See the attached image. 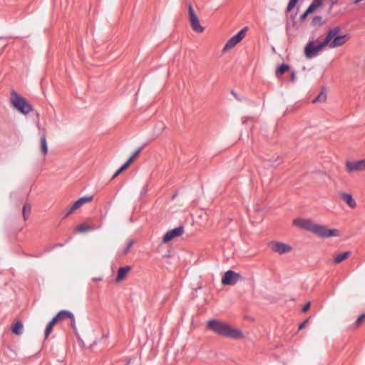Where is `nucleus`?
Instances as JSON below:
<instances>
[{
  "label": "nucleus",
  "instance_id": "5701e85b",
  "mask_svg": "<svg viewBox=\"0 0 365 365\" xmlns=\"http://www.w3.org/2000/svg\"><path fill=\"white\" fill-rule=\"evenodd\" d=\"M129 166V164L126 162L115 173L113 176V178L117 177L123 170H124L127 167Z\"/></svg>",
  "mask_w": 365,
  "mask_h": 365
},
{
  "label": "nucleus",
  "instance_id": "1a4fd4ad",
  "mask_svg": "<svg viewBox=\"0 0 365 365\" xmlns=\"http://www.w3.org/2000/svg\"><path fill=\"white\" fill-rule=\"evenodd\" d=\"M183 231L184 227L182 226H179L168 231L163 238V242L166 243L175 237L181 236L183 233Z\"/></svg>",
  "mask_w": 365,
  "mask_h": 365
},
{
  "label": "nucleus",
  "instance_id": "7ed1b4c3",
  "mask_svg": "<svg viewBox=\"0 0 365 365\" xmlns=\"http://www.w3.org/2000/svg\"><path fill=\"white\" fill-rule=\"evenodd\" d=\"M11 95V103L16 110L23 115H26L32 110V105L28 103L24 98L19 95L16 91H13Z\"/></svg>",
  "mask_w": 365,
  "mask_h": 365
},
{
  "label": "nucleus",
  "instance_id": "ddd939ff",
  "mask_svg": "<svg viewBox=\"0 0 365 365\" xmlns=\"http://www.w3.org/2000/svg\"><path fill=\"white\" fill-rule=\"evenodd\" d=\"M130 269V267L125 266L120 267L115 278L116 282L119 283L122 282L126 277L128 271Z\"/></svg>",
  "mask_w": 365,
  "mask_h": 365
},
{
  "label": "nucleus",
  "instance_id": "2f4dec72",
  "mask_svg": "<svg viewBox=\"0 0 365 365\" xmlns=\"http://www.w3.org/2000/svg\"><path fill=\"white\" fill-rule=\"evenodd\" d=\"M77 210V208L74 206V205L73 204L71 205V207L67 210V212H66V215H68L70 214H71L74 210Z\"/></svg>",
  "mask_w": 365,
  "mask_h": 365
},
{
  "label": "nucleus",
  "instance_id": "bb28decb",
  "mask_svg": "<svg viewBox=\"0 0 365 365\" xmlns=\"http://www.w3.org/2000/svg\"><path fill=\"white\" fill-rule=\"evenodd\" d=\"M322 17L320 16H315L313 20L312 23L314 25H320L322 24Z\"/></svg>",
  "mask_w": 365,
  "mask_h": 365
},
{
  "label": "nucleus",
  "instance_id": "cd10ccee",
  "mask_svg": "<svg viewBox=\"0 0 365 365\" xmlns=\"http://www.w3.org/2000/svg\"><path fill=\"white\" fill-rule=\"evenodd\" d=\"M148 187L147 185H145L142 187V189L140 190V197H143L144 195H145L148 193Z\"/></svg>",
  "mask_w": 365,
  "mask_h": 365
},
{
  "label": "nucleus",
  "instance_id": "6ab92c4d",
  "mask_svg": "<svg viewBox=\"0 0 365 365\" xmlns=\"http://www.w3.org/2000/svg\"><path fill=\"white\" fill-rule=\"evenodd\" d=\"M56 315L59 319L73 318V313L67 310H61Z\"/></svg>",
  "mask_w": 365,
  "mask_h": 365
},
{
  "label": "nucleus",
  "instance_id": "f8f14e48",
  "mask_svg": "<svg viewBox=\"0 0 365 365\" xmlns=\"http://www.w3.org/2000/svg\"><path fill=\"white\" fill-rule=\"evenodd\" d=\"M339 197L343 200L350 207L354 208L356 206V202L353 196L349 193H340Z\"/></svg>",
  "mask_w": 365,
  "mask_h": 365
},
{
  "label": "nucleus",
  "instance_id": "a18cd8bd",
  "mask_svg": "<svg viewBox=\"0 0 365 365\" xmlns=\"http://www.w3.org/2000/svg\"><path fill=\"white\" fill-rule=\"evenodd\" d=\"M163 130H164V127H163V128L160 129V133H161Z\"/></svg>",
  "mask_w": 365,
  "mask_h": 365
},
{
  "label": "nucleus",
  "instance_id": "79ce46f5",
  "mask_svg": "<svg viewBox=\"0 0 365 365\" xmlns=\"http://www.w3.org/2000/svg\"><path fill=\"white\" fill-rule=\"evenodd\" d=\"M131 364V360H130V359H129V360H128V361H127V362H126L125 365H129V364Z\"/></svg>",
  "mask_w": 365,
  "mask_h": 365
},
{
  "label": "nucleus",
  "instance_id": "f704fd0d",
  "mask_svg": "<svg viewBox=\"0 0 365 365\" xmlns=\"http://www.w3.org/2000/svg\"><path fill=\"white\" fill-rule=\"evenodd\" d=\"M296 79V72L294 71H292L291 73L290 81L294 82Z\"/></svg>",
  "mask_w": 365,
  "mask_h": 365
},
{
  "label": "nucleus",
  "instance_id": "a19ab883",
  "mask_svg": "<svg viewBox=\"0 0 365 365\" xmlns=\"http://www.w3.org/2000/svg\"><path fill=\"white\" fill-rule=\"evenodd\" d=\"M338 1H331V4H330V6H333L335 4H336Z\"/></svg>",
  "mask_w": 365,
  "mask_h": 365
},
{
  "label": "nucleus",
  "instance_id": "c756f323",
  "mask_svg": "<svg viewBox=\"0 0 365 365\" xmlns=\"http://www.w3.org/2000/svg\"><path fill=\"white\" fill-rule=\"evenodd\" d=\"M317 175L319 178H322L323 179L324 182H325V179L329 178V177L325 173L323 172H319Z\"/></svg>",
  "mask_w": 365,
  "mask_h": 365
},
{
  "label": "nucleus",
  "instance_id": "4468645a",
  "mask_svg": "<svg viewBox=\"0 0 365 365\" xmlns=\"http://www.w3.org/2000/svg\"><path fill=\"white\" fill-rule=\"evenodd\" d=\"M327 99V93L326 88H324L319 95L312 101V103H325Z\"/></svg>",
  "mask_w": 365,
  "mask_h": 365
},
{
  "label": "nucleus",
  "instance_id": "39448f33",
  "mask_svg": "<svg viewBox=\"0 0 365 365\" xmlns=\"http://www.w3.org/2000/svg\"><path fill=\"white\" fill-rule=\"evenodd\" d=\"M334 33L331 32L329 35H327L325 38L319 43L317 46H314V41H310L304 48V55L307 58H312L315 56L317 53L324 46H326L331 40V37L333 36Z\"/></svg>",
  "mask_w": 365,
  "mask_h": 365
},
{
  "label": "nucleus",
  "instance_id": "f03ea898",
  "mask_svg": "<svg viewBox=\"0 0 365 365\" xmlns=\"http://www.w3.org/2000/svg\"><path fill=\"white\" fill-rule=\"evenodd\" d=\"M207 327L222 336L232 339H240L242 336V331L240 329L232 328L228 324L218 319L209 320Z\"/></svg>",
  "mask_w": 365,
  "mask_h": 365
},
{
  "label": "nucleus",
  "instance_id": "b1692460",
  "mask_svg": "<svg viewBox=\"0 0 365 365\" xmlns=\"http://www.w3.org/2000/svg\"><path fill=\"white\" fill-rule=\"evenodd\" d=\"M31 208L30 207V205H25L23 207V215H24V217L26 215H29L30 214L31 212Z\"/></svg>",
  "mask_w": 365,
  "mask_h": 365
},
{
  "label": "nucleus",
  "instance_id": "58836bf2",
  "mask_svg": "<svg viewBox=\"0 0 365 365\" xmlns=\"http://www.w3.org/2000/svg\"><path fill=\"white\" fill-rule=\"evenodd\" d=\"M308 14L309 13H307V11H305L304 13L302 15L301 19H304Z\"/></svg>",
  "mask_w": 365,
  "mask_h": 365
},
{
  "label": "nucleus",
  "instance_id": "4c0bfd02",
  "mask_svg": "<svg viewBox=\"0 0 365 365\" xmlns=\"http://www.w3.org/2000/svg\"><path fill=\"white\" fill-rule=\"evenodd\" d=\"M58 320H60V319H58V317H57V315H56V316H55V317H53V319L49 322V323H50V324H51L53 326L54 323H55L56 321H58Z\"/></svg>",
  "mask_w": 365,
  "mask_h": 365
},
{
  "label": "nucleus",
  "instance_id": "e433bc0d",
  "mask_svg": "<svg viewBox=\"0 0 365 365\" xmlns=\"http://www.w3.org/2000/svg\"><path fill=\"white\" fill-rule=\"evenodd\" d=\"M133 245V241L129 242L128 244L127 245L126 247L125 248L124 252H127L129 250V249L132 247Z\"/></svg>",
  "mask_w": 365,
  "mask_h": 365
},
{
  "label": "nucleus",
  "instance_id": "a211bd4d",
  "mask_svg": "<svg viewBox=\"0 0 365 365\" xmlns=\"http://www.w3.org/2000/svg\"><path fill=\"white\" fill-rule=\"evenodd\" d=\"M41 141V149L42 153L46 155L48 153V145L46 142V138L44 135H42L40 138Z\"/></svg>",
  "mask_w": 365,
  "mask_h": 365
},
{
  "label": "nucleus",
  "instance_id": "412c9836",
  "mask_svg": "<svg viewBox=\"0 0 365 365\" xmlns=\"http://www.w3.org/2000/svg\"><path fill=\"white\" fill-rule=\"evenodd\" d=\"M323 2L324 1H313V3L312 4H310V6L306 10L307 13L309 14V13L312 12L315 9L322 6Z\"/></svg>",
  "mask_w": 365,
  "mask_h": 365
},
{
  "label": "nucleus",
  "instance_id": "6e6552de",
  "mask_svg": "<svg viewBox=\"0 0 365 365\" xmlns=\"http://www.w3.org/2000/svg\"><path fill=\"white\" fill-rule=\"evenodd\" d=\"M188 14L192 29L198 33H202L204 28L200 25L198 17L191 4L188 5Z\"/></svg>",
  "mask_w": 365,
  "mask_h": 365
},
{
  "label": "nucleus",
  "instance_id": "423d86ee",
  "mask_svg": "<svg viewBox=\"0 0 365 365\" xmlns=\"http://www.w3.org/2000/svg\"><path fill=\"white\" fill-rule=\"evenodd\" d=\"M247 27H244L237 34L230 38L222 48V53H227L230 49L235 47L245 37Z\"/></svg>",
  "mask_w": 365,
  "mask_h": 365
},
{
  "label": "nucleus",
  "instance_id": "393cba45",
  "mask_svg": "<svg viewBox=\"0 0 365 365\" xmlns=\"http://www.w3.org/2000/svg\"><path fill=\"white\" fill-rule=\"evenodd\" d=\"M91 230V227H86V226H79V227H76V230L79 232H86V231Z\"/></svg>",
  "mask_w": 365,
  "mask_h": 365
},
{
  "label": "nucleus",
  "instance_id": "9d476101",
  "mask_svg": "<svg viewBox=\"0 0 365 365\" xmlns=\"http://www.w3.org/2000/svg\"><path fill=\"white\" fill-rule=\"evenodd\" d=\"M346 166L350 172L365 170V159L356 161H349L346 163Z\"/></svg>",
  "mask_w": 365,
  "mask_h": 365
},
{
  "label": "nucleus",
  "instance_id": "20e7f679",
  "mask_svg": "<svg viewBox=\"0 0 365 365\" xmlns=\"http://www.w3.org/2000/svg\"><path fill=\"white\" fill-rule=\"evenodd\" d=\"M341 30L339 26H334L329 30L327 35H329L331 32L334 33L330 41L327 44L330 48L342 46L349 39L350 36L349 34L340 35Z\"/></svg>",
  "mask_w": 365,
  "mask_h": 365
},
{
  "label": "nucleus",
  "instance_id": "f3484780",
  "mask_svg": "<svg viewBox=\"0 0 365 365\" xmlns=\"http://www.w3.org/2000/svg\"><path fill=\"white\" fill-rule=\"evenodd\" d=\"M12 331L16 335H21L23 333V324L21 321H18L14 324Z\"/></svg>",
  "mask_w": 365,
  "mask_h": 365
},
{
  "label": "nucleus",
  "instance_id": "c9c22d12",
  "mask_svg": "<svg viewBox=\"0 0 365 365\" xmlns=\"http://www.w3.org/2000/svg\"><path fill=\"white\" fill-rule=\"evenodd\" d=\"M308 322H309V319H307L306 320H304L302 324H299V329H303V328L307 325V324L308 323Z\"/></svg>",
  "mask_w": 365,
  "mask_h": 365
},
{
  "label": "nucleus",
  "instance_id": "aec40b11",
  "mask_svg": "<svg viewBox=\"0 0 365 365\" xmlns=\"http://www.w3.org/2000/svg\"><path fill=\"white\" fill-rule=\"evenodd\" d=\"M290 69V66L288 64H282L276 70V75L280 76L284 72L287 71Z\"/></svg>",
  "mask_w": 365,
  "mask_h": 365
},
{
  "label": "nucleus",
  "instance_id": "473e14b6",
  "mask_svg": "<svg viewBox=\"0 0 365 365\" xmlns=\"http://www.w3.org/2000/svg\"><path fill=\"white\" fill-rule=\"evenodd\" d=\"M310 304H311V302H307V304L303 307V308L302 309V312H307V311L309 309V307H310Z\"/></svg>",
  "mask_w": 365,
  "mask_h": 365
},
{
  "label": "nucleus",
  "instance_id": "c03bdc74",
  "mask_svg": "<svg viewBox=\"0 0 365 365\" xmlns=\"http://www.w3.org/2000/svg\"><path fill=\"white\" fill-rule=\"evenodd\" d=\"M175 196H176V194H174V195L172 196V198H173H173H175Z\"/></svg>",
  "mask_w": 365,
  "mask_h": 365
},
{
  "label": "nucleus",
  "instance_id": "a878e982",
  "mask_svg": "<svg viewBox=\"0 0 365 365\" xmlns=\"http://www.w3.org/2000/svg\"><path fill=\"white\" fill-rule=\"evenodd\" d=\"M53 329V325L48 322L45 330V336L47 337Z\"/></svg>",
  "mask_w": 365,
  "mask_h": 365
},
{
  "label": "nucleus",
  "instance_id": "ea45409f",
  "mask_svg": "<svg viewBox=\"0 0 365 365\" xmlns=\"http://www.w3.org/2000/svg\"><path fill=\"white\" fill-rule=\"evenodd\" d=\"M231 93H232V94L235 97H236L237 98H238L237 94L234 91H231Z\"/></svg>",
  "mask_w": 365,
  "mask_h": 365
},
{
  "label": "nucleus",
  "instance_id": "7c9ffc66",
  "mask_svg": "<svg viewBox=\"0 0 365 365\" xmlns=\"http://www.w3.org/2000/svg\"><path fill=\"white\" fill-rule=\"evenodd\" d=\"M364 317H365V314H361V315H359V317L357 318V319L355 322L356 326H358Z\"/></svg>",
  "mask_w": 365,
  "mask_h": 365
},
{
  "label": "nucleus",
  "instance_id": "0eeeda50",
  "mask_svg": "<svg viewBox=\"0 0 365 365\" xmlns=\"http://www.w3.org/2000/svg\"><path fill=\"white\" fill-rule=\"evenodd\" d=\"M242 280V276L233 270L229 269L225 272L222 279V284L225 285H234Z\"/></svg>",
  "mask_w": 365,
  "mask_h": 365
},
{
  "label": "nucleus",
  "instance_id": "37998d69",
  "mask_svg": "<svg viewBox=\"0 0 365 365\" xmlns=\"http://www.w3.org/2000/svg\"><path fill=\"white\" fill-rule=\"evenodd\" d=\"M101 279H102L101 277H98V278H94L93 279L95 281H99V280H101Z\"/></svg>",
  "mask_w": 365,
  "mask_h": 365
},
{
  "label": "nucleus",
  "instance_id": "9b49d317",
  "mask_svg": "<svg viewBox=\"0 0 365 365\" xmlns=\"http://www.w3.org/2000/svg\"><path fill=\"white\" fill-rule=\"evenodd\" d=\"M272 245L274 250L279 254L287 253L292 250V247L284 242H273Z\"/></svg>",
  "mask_w": 365,
  "mask_h": 365
},
{
  "label": "nucleus",
  "instance_id": "2eb2a0df",
  "mask_svg": "<svg viewBox=\"0 0 365 365\" xmlns=\"http://www.w3.org/2000/svg\"><path fill=\"white\" fill-rule=\"evenodd\" d=\"M92 199H93L92 195L81 197L79 199H78L76 201H75L73 202V205L78 209L84 203L90 202Z\"/></svg>",
  "mask_w": 365,
  "mask_h": 365
},
{
  "label": "nucleus",
  "instance_id": "4be33fe9",
  "mask_svg": "<svg viewBox=\"0 0 365 365\" xmlns=\"http://www.w3.org/2000/svg\"><path fill=\"white\" fill-rule=\"evenodd\" d=\"M143 149V146L139 147L136 150L133 152L132 155L127 160L126 163L129 165L132 163V161L134 160L135 156L140 152V150Z\"/></svg>",
  "mask_w": 365,
  "mask_h": 365
},
{
  "label": "nucleus",
  "instance_id": "dca6fc26",
  "mask_svg": "<svg viewBox=\"0 0 365 365\" xmlns=\"http://www.w3.org/2000/svg\"><path fill=\"white\" fill-rule=\"evenodd\" d=\"M349 255H350L349 251H346L344 252L339 253L334 257L333 262L335 264H338V263L341 262V261H343L346 257H348Z\"/></svg>",
  "mask_w": 365,
  "mask_h": 365
},
{
  "label": "nucleus",
  "instance_id": "72a5a7b5",
  "mask_svg": "<svg viewBox=\"0 0 365 365\" xmlns=\"http://www.w3.org/2000/svg\"><path fill=\"white\" fill-rule=\"evenodd\" d=\"M70 319H71V325L72 328H73L74 329H76V319H75L74 315L73 314V318H70Z\"/></svg>",
  "mask_w": 365,
  "mask_h": 365
},
{
  "label": "nucleus",
  "instance_id": "f257e3e1",
  "mask_svg": "<svg viewBox=\"0 0 365 365\" xmlns=\"http://www.w3.org/2000/svg\"><path fill=\"white\" fill-rule=\"evenodd\" d=\"M293 225L300 229L308 230L321 238L338 237L339 230L335 228H328L327 226L314 222L309 219L295 218Z\"/></svg>",
  "mask_w": 365,
  "mask_h": 365
},
{
  "label": "nucleus",
  "instance_id": "c85d7f7f",
  "mask_svg": "<svg viewBox=\"0 0 365 365\" xmlns=\"http://www.w3.org/2000/svg\"><path fill=\"white\" fill-rule=\"evenodd\" d=\"M297 1H289L287 9L288 11H291L292 8L295 6Z\"/></svg>",
  "mask_w": 365,
  "mask_h": 365
}]
</instances>
